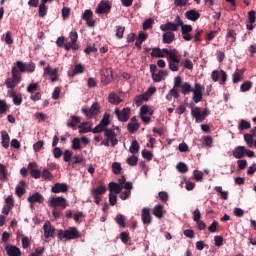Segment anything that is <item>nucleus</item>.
I'll list each match as a JSON object with an SVG mask.
<instances>
[{
    "label": "nucleus",
    "instance_id": "29",
    "mask_svg": "<svg viewBox=\"0 0 256 256\" xmlns=\"http://www.w3.org/2000/svg\"><path fill=\"white\" fill-rule=\"evenodd\" d=\"M79 123H81V118L79 116H72L71 117V121L67 122V127H70L71 129H73V127L79 125Z\"/></svg>",
    "mask_w": 256,
    "mask_h": 256
},
{
    "label": "nucleus",
    "instance_id": "42",
    "mask_svg": "<svg viewBox=\"0 0 256 256\" xmlns=\"http://www.w3.org/2000/svg\"><path fill=\"white\" fill-rule=\"evenodd\" d=\"M11 97H13V103L14 105H21V103L23 102V99L19 96L15 95V92L11 91L10 92Z\"/></svg>",
    "mask_w": 256,
    "mask_h": 256
},
{
    "label": "nucleus",
    "instance_id": "64",
    "mask_svg": "<svg viewBox=\"0 0 256 256\" xmlns=\"http://www.w3.org/2000/svg\"><path fill=\"white\" fill-rule=\"evenodd\" d=\"M255 171H256V164L254 163V164H252V165L248 168V170H247V175H253V174L255 173Z\"/></svg>",
    "mask_w": 256,
    "mask_h": 256
},
{
    "label": "nucleus",
    "instance_id": "17",
    "mask_svg": "<svg viewBox=\"0 0 256 256\" xmlns=\"http://www.w3.org/2000/svg\"><path fill=\"white\" fill-rule=\"evenodd\" d=\"M246 148L244 146H238L233 150V156L235 159H243L245 157Z\"/></svg>",
    "mask_w": 256,
    "mask_h": 256
},
{
    "label": "nucleus",
    "instance_id": "40",
    "mask_svg": "<svg viewBox=\"0 0 256 256\" xmlns=\"http://www.w3.org/2000/svg\"><path fill=\"white\" fill-rule=\"evenodd\" d=\"M112 171L115 175H119L121 173V163L114 162L112 164Z\"/></svg>",
    "mask_w": 256,
    "mask_h": 256
},
{
    "label": "nucleus",
    "instance_id": "25",
    "mask_svg": "<svg viewBox=\"0 0 256 256\" xmlns=\"http://www.w3.org/2000/svg\"><path fill=\"white\" fill-rule=\"evenodd\" d=\"M25 185L26 182L24 180H21L20 185H18L15 189L17 197H23V195H25Z\"/></svg>",
    "mask_w": 256,
    "mask_h": 256
},
{
    "label": "nucleus",
    "instance_id": "12",
    "mask_svg": "<svg viewBox=\"0 0 256 256\" xmlns=\"http://www.w3.org/2000/svg\"><path fill=\"white\" fill-rule=\"evenodd\" d=\"M43 229L45 239H49V237H55V227L51 225V222L47 221L44 224Z\"/></svg>",
    "mask_w": 256,
    "mask_h": 256
},
{
    "label": "nucleus",
    "instance_id": "37",
    "mask_svg": "<svg viewBox=\"0 0 256 256\" xmlns=\"http://www.w3.org/2000/svg\"><path fill=\"white\" fill-rule=\"evenodd\" d=\"M125 33V27L123 26H117L116 27V34L115 36L117 39H123V34Z\"/></svg>",
    "mask_w": 256,
    "mask_h": 256
},
{
    "label": "nucleus",
    "instance_id": "9",
    "mask_svg": "<svg viewBox=\"0 0 256 256\" xmlns=\"http://www.w3.org/2000/svg\"><path fill=\"white\" fill-rule=\"evenodd\" d=\"M69 38L70 42L65 44L66 51H69V49H73L74 51H76V49H79V45H77V39H79L77 32H70Z\"/></svg>",
    "mask_w": 256,
    "mask_h": 256
},
{
    "label": "nucleus",
    "instance_id": "34",
    "mask_svg": "<svg viewBox=\"0 0 256 256\" xmlns=\"http://www.w3.org/2000/svg\"><path fill=\"white\" fill-rule=\"evenodd\" d=\"M129 133H135L139 129V123L130 122L127 125Z\"/></svg>",
    "mask_w": 256,
    "mask_h": 256
},
{
    "label": "nucleus",
    "instance_id": "19",
    "mask_svg": "<svg viewBox=\"0 0 256 256\" xmlns=\"http://www.w3.org/2000/svg\"><path fill=\"white\" fill-rule=\"evenodd\" d=\"M160 29L161 31L171 32V31H178L179 27L173 22H168L166 24L161 25Z\"/></svg>",
    "mask_w": 256,
    "mask_h": 256
},
{
    "label": "nucleus",
    "instance_id": "45",
    "mask_svg": "<svg viewBox=\"0 0 256 256\" xmlns=\"http://www.w3.org/2000/svg\"><path fill=\"white\" fill-rule=\"evenodd\" d=\"M251 87H252V83L249 81H246L240 86V90L242 91V93H245V91H249Z\"/></svg>",
    "mask_w": 256,
    "mask_h": 256
},
{
    "label": "nucleus",
    "instance_id": "16",
    "mask_svg": "<svg viewBox=\"0 0 256 256\" xmlns=\"http://www.w3.org/2000/svg\"><path fill=\"white\" fill-rule=\"evenodd\" d=\"M162 41L163 43H166V45H171L173 41H175V33L168 31L162 35Z\"/></svg>",
    "mask_w": 256,
    "mask_h": 256
},
{
    "label": "nucleus",
    "instance_id": "35",
    "mask_svg": "<svg viewBox=\"0 0 256 256\" xmlns=\"http://www.w3.org/2000/svg\"><path fill=\"white\" fill-rule=\"evenodd\" d=\"M138 161H139V158H137V156L133 155V156L127 158L126 163L128 165H130L131 167H135V165H137Z\"/></svg>",
    "mask_w": 256,
    "mask_h": 256
},
{
    "label": "nucleus",
    "instance_id": "61",
    "mask_svg": "<svg viewBox=\"0 0 256 256\" xmlns=\"http://www.w3.org/2000/svg\"><path fill=\"white\" fill-rule=\"evenodd\" d=\"M38 87H39V85L37 83L30 84L27 87V91H28V93H35V91L37 90Z\"/></svg>",
    "mask_w": 256,
    "mask_h": 256
},
{
    "label": "nucleus",
    "instance_id": "7",
    "mask_svg": "<svg viewBox=\"0 0 256 256\" xmlns=\"http://www.w3.org/2000/svg\"><path fill=\"white\" fill-rule=\"evenodd\" d=\"M203 91H205V87H203L201 84L196 83L195 88H193V101L194 103H200V101H203Z\"/></svg>",
    "mask_w": 256,
    "mask_h": 256
},
{
    "label": "nucleus",
    "instance_id": "11",
    "mask_svg": "<svg viewBox=\"0 0 256 256\" xmlns=\"http://www.w3.org/2000/svg\"><path fill=\"white\" fill-rule=\"evenodd\" d=\"M111 11V4H109V1H101L98 4V7L96 9V13L98 15H101L103 13H109Z\"/></svg>",
    "mask_w": 256,
    "mask_h": 256
},
{
    "label": "nucleus",
    "instance_id": "39",
    "mask_svg": "<svg viewBox=\"0 0 256 256\" xmlns=\"http://www.w3.org/2000/svg\"><path fill=\"white\" fill-rule=\"evenodd\" d=\"M44 75H49L50 77H55V76H57V69L51 70V67L47 66L44 69Z\"/></svg>",
    "mask_w": 256,
    "mask_h": 256
},
{
    "label": "nucleus",
    "instance_id": "43",
    "mask_svg": "<svg viewBox=\"0 0 256 256\" xmlns=\"http://www.w3.org/2000/svg\"><path fill=\"white\" fill-rule=\"evenodd\" d=\"M73 157V152L70 150H65L64 151V156L63 159L66 163H69L71 161V158Z\"/></svg>",
    "mask_w": 256,
    "mask_h": 256
},
{
    "label": "nucleus",
    "instance_id": "38",
    "mask_svg": "<svg viewBox=\"0 0 256 256\" xmlns=\"http://www.w3.org/2000/svg\"><path fill=\"white\" fill-rule=\"evenodd\" d=\"M181 65L184 66V69H189L190 71L193 69V62L188 58L184 59Z\"/></svg>",
    "mask_w": 256,
    "mask_h": 256
},
{
    "label": "nucleus",
    "instance_id": "52",
    "mask_svg": "<svg viewBox=\"0 0 256 256\" xmlns=\"http://www.w3.org/2000/svg\"><path fill=\"white\" fill-rule=\"evenodd\" d=\"M16 65L21 73H25V71H27V64L23 63L22 61H17Z\"/></svg>",
    "mask_w": 256,
    "mask_h": 256
},
{
    "label": "nucleus",
    "instance_id": "22",
    "mask_svg": "<svg viewBox=\"0 0 256 256\" xmlns=\"http://www.w3.org/2000/svg\"><path fill=\"white\" fill-rule=\"evenodd\" d=\"M109 191L110 193H115V195H119L121 191H123V186L121 184H117L115 182L109 183Z\"/></svg>",
    "mask_w": 256,
    "mask_h": 256
},
{
    "label": "nucleus",
    "instance_id": "24",
    "mask_svg": "<svg viewBox=\"0 0 256 256\" xmlns=\"http://www.w3.org/2000/svg\"><path fill=\"white\" fill-rule=\"evenodd\" d=\"M108 101H109V103H111V105H119L120 103H123V99H121L119 97V95H117L115 93H111L108 96Z\"/></svg>",
    "mask_w": 256,
    "mask_h": 256
},
{
    "label": "nucleus",
    "instance_id": "48",
    "mask_svg": "<svg viewBox=\"0 0 256 256\" xmlns=\"http://www.w3.org/2000/svg\"><path fill=\"white\" fill-rule=\"evenodd\" d=\"M142 157L147 161H151V159H153V153H151V151H148V150H143Z\"/></svg>",
    "mask_w": 256,
    "mask_h": 256
},
{
    "label": "nucleus",
    "instance_id": "62",
    "mask_svg": "<svg viewBox=\"0 0 256 256\" xmlns=\"http://www.w3.org/2000/svg\"><path fill=\"white\" fill-rule=\"evenodd\" d=\"M100 124L103 125L104 128L107 127V125H109V114H105L100 122Z\"/></svg>",
    "mask_w": 256,
    "mask_h": 256
},
{
    "label": "nucleus",
    "instance_id": "59",
    "mask_svg": "<svg viewBox=\"0 0 256 256\" xmlns=\"http://www.w3.org/2000/svg\"><path fill=\"white\" fill-rule=\"evenodd\" d=\"M30 175L31 177H34V179H39V177H41V172L37 169H31Z\"/></svg>",
    "mask_w": 256,
    "mask_h": 256
},
{
    "label": "nucleus",
    "instance_id": "60",
    "mask_svg": "<svg viewBox=\"0 0 256 256\" xmlns=\"http://www.w3.org/2000/svg\"><path fill=\"white\" fill-rule=\"evenodd\" d=\"M84 53H86L87 55H89L90 53H97V48H95V46L89 45L84 50Z\"/></svg>",
    "mask_w": 256,
    "mask_h": 256
},
{
    "label": "nucleus",
    "instance_id": "10",
    "mask_svg": "<svg viewBox=\"0 0 256 256\" xmlns=\"http://www.w3.org/2000/svg\"><path fill=\"white\" fill-rule=\"evenodd\" d=\"M113 81V69L105 68L101 71V83L109 85Z\"/></svg>",
    "mask_w": 256,
    "mask_h": 256
},
{
    "label": "nucleus",
    "instance_id": "26",
    "mask_svg": "<svg viewBox=\"0 0 256 256\" xmlns=\"http://www.w3.org/2000/svg\"><path fill=\"white\" fill-rule=\"evenodd\" d=\"M92 125L89 122H83L79 125V133H91L93 130L91 129Z\"/></svg>",
    "mask_w": 256,
    "mask_h": 256
},
{
    "label": "nucleus",
    "instance_id": "6",
    "mask_svg": "<svg viewBox=\"0 0 256 256\" xmlns=\"http://www.w3.org/2000/svg\"><path fill=\"white\" fill-rule=\"evenodd\" d=\"M100 109L101 106L99 105V103H94L92 104L91 108L83 107L81 111L85 115V117L91 119L93 116L98 115Z\"/></svg>",
    "mask_w": 256,
    "mask_h": 256
},
{
    "label": "nucleus",
    "instance_id": "20",
    "mask_svg": "<svg viewBox=\"0 0 256 256\" xmlns=\"http://www.w3.org/2000/svg\"><path fill=\"white\" fill-rule=\"evenodd\" d=\"M185 17L189 21H197L201 17V14L197 10H189L185 13Z\"/></svg>",
    "mask_w": 256,
    "mask_h": 256
},
{
    "label": "nucleus",
    "instance_id": "41",
    "mask_svg": "<svg viewBox=\"0 0 256 256\" xmlns=\"http://www.w3.org/2000/svg\"><path fill=\"white\" fill-rule=\"evenodd\" d=\"M158 197L160 201H162L163 203H166V201H169V194L165 191L159 192Z\"/></svg>",
    "mask_w": 256,
    "mask_h": 256
},
{
    "label": "nucleus",
    "instance_id": "14",
    "mask_svg": "<svg viewBox=\"0 0 256 256\" xmlns=\"http://www.w3.org/2000/svg\"><path fill=\"white\" fill-rule=\"evenodd\" d=\"M6 253L8 256H21V249H19L17 246L7 245Z\"/></svg>",
    "mask_w": 256,
    "mask_h": 256
},
{
    "label": "nucleus",
    "instance_id": "58",
    "mask_svg": "<svg viewBox=\"0 0 256 256\" xmlns=\"http://www.w3.org/2000/svg\"><path fill=\"white\" fill-rule=\"evenodd\" d=\"M214 242L216 247H221L223 245V236H215Z\"/></svg>",
    "mask_w": 256,
    "mask_h": 256
},
{
    "label": "nucleus",
    "instance_id": "33",
    "mask_svg": "<svg viewBox=\"0 0 256 256\" xmlns=\"http://www.w3.org/2000/svg\"><path fill=\"white\" fill-rule=\"evenodd\" d=\"M176 169L179 171V173H187V171H189L187 164L183 162L178 163Z\"/></svg>",
    "mask_w": 256,
    "mask_h": 256
},
{
    "label": "nucleus",
    "instance_id": "30",
    "mask_svg": "<svg viewBox=\"0 0 256 256\" xmlns=\"http://www.w3.org/2000/svg\"><path fill=\"white\" fill-rule=\"evenodd\" d=\"M129 151L130 153H132V155H136V153H139V142H137V140L132 141Z\"/></svg>",
    "mask_w": 256,
    "mask_h": 256
},
{
    "label": "nucleus",
    "instance_id": "3",
    "mask_svg": "<svg viewBox=\"0 0 256 256\" xmlns=\"http://www.w3.org/2000/svg\"><path fill=\"white\" fill-rule=\"evenodd\" d=\"M58 236L63 237V239H67L68 241H71V239H79L81 237V234L79 233V230L77 228L72 227L69 230H59Z\"/></svg>",
    "mask_w": 256,
    "mask_h": 256
},
{
    "label": "nucleus",
    "instance_id": "57",
    "mask_svg": "<svg viewBox=\"0 0 256 256\" xmlns=\"http://www.w3.org/2000/svg\"><path fill=\"white\" fill-rule=\"evenodd\" d=\"M181 28H182V33H191V31H193V26L191 25L182 24Z\"/></svg>",
    "mask_w": 256,
    "mask_h": 256
},
{
    "label": "nucleus",
    "instance_id": "18",
    "mask_svg": "<svg viewBox=\"0 0 256 256\" xmlns=\"http://www.w3.org/2000/svg\"><path fill=\"white\" fill-rule=\"evenodd\" d=\"M142 222L144 225H150L151 223V212L149 208L142 209Z\"/></svg>",
    "mask_w": 256,
    "mask_h": 256
},
{
    "label": "nucleus",
    "instance_id": "2",
    "mask_svg": "<svg viewBox=\"0 0 256 256\" xmlns=\"http://www.w3.org/2000/svg\"><path fill=\"white\" fill-rule=\"evenodd\" d=\"M12 77L6 79L5 83L8 89H15V87H17V83H19V81H21V72L19 71V69H17V66H14L12 68Z\"/></svg>",
    "mask_w": 256,
    "mask_h": 256
},
{
    "label": "nucleus",
    "instance_id": "1",
    "mask_svg": "<svg viewBox=\"0 0 256 256\" xmlns=\"http://www.w3.org/2000/svg\"><path fill=\"white\" fill-rule=\"evenodd\" d=\"M151 57H167L170 71H179V65H181V54H179V50L175 48L170 50L167 48H153Z\"/></svg>",
    "mask_w": 256,
    "mask_h": 256
},
{
    "label": "nucleus",
    "instance_id": "15",
    "mask_svg": "<svg viewBox=\"0 0 256 256\" xmlns=\"http://www.w3.org/2000/svg\"><path fill=\"white\" fill-rule=\"evenodd\" d=\"M28 201L31 203V205H33L35 203H43L45 198L39 192H36L28 198Z\"/></svg>",
    "mask_w": 256,
    "mask_h": 256
},
{
    "label": "nucleus",
    "instance_id": "13",
    "mask_svg": "<svg viewBox=\"0 0 256 256\" xmlns=\"http://www.w3.org/2000/svg\"><path fill=\"white\" fill-rule=\"evenodd\" d=\"M69 186L65 183H56L52 186L51 191L52 193H67Z\"/></svg>",
    "mask_w": 256,
    "mask_h": 256
},
{
    "label": "nucleus",
    "instance_id": "8",
    "mask_svg": "<svg viewBox=\"0 0 256 256\" xmlns=\"http://www.w3.org/2000/svg\"><path fill=\"white\" fill-rule=\"evenodd\" d=\"M114 113L118 118V121L125 123L129 121V116L131 115V108H124L122 111H120L119 108H116L114 110Z\"/></svg>",
    "mask_w": 256,
    "mask_h": 256
},
{
    "label": "nucleus",
    "instance_id": "50",
    "mask_svg": "<svg viewBox=\"0 0 256 256\" xmlns=\"http://www.w3.org/2000/svg\"><path fill=\"white\" fill-rule=\"evenodd\" d=\"M116 223H118L121 227H125V216L119 214L116 216Z\"/></svg>",
    "mask_w": 256,
    "mask_h": 256
},
{
    "label": "nucleus",
    "instance_id": "36",
    "mask_svg": "<svg viewBox=\"0 0 256 256\" xmlns=\"http://www.w3.org/2000/svg\"><path fill=\"white\" fill-rule=\"evenodd\" d=\"M46 2H42L39 5V17H45L47 15V6H45Z\"/></svg>",
    "mask_w": 256,
    "mask_h": 256
},
{
    "label": "nucleus",
    "instance_id": "46",
    "mask_svg": "<svg viewBox=\"0 0 256 256\" xmlns=\"http://www.w3.org/2000/svg\"><path fill=\"white\" fill-rule=\"evenodd\" d=\"M178 151H180V153H187V151H189V146L187 143L182 142L178 146Z\"/></svg>",
    "mask_w": 256,
    "mask_h": 256
},
{
    "label": "nucleus",
    "instance_id": "32",
    "mask_svg": "<svg viewBox=\"0 0 256 256\" xmlns=\"http://www.w3.org/2000/svg\"><path fill=\"white\" fill-rule=\"evenodd\" d=\"M9 111V106L5 100H0V115H5Z\"/></svg>",
    "mask_w": 256,
    "mask_h": 256
},
{
    "label": "nucleus",
    "instance_id": "53",
    "mask_svg": "<svg viewBox=\"0 0 256 256\" xmlns=\"http://www.w3.org/2000/svg\"><path fill=\"white\" fill-rule=\"evenodd\" d=\"M0 179H7V170L3 164H0Z\"/></svg>",
    "mask_w": 256,
    "mask_h": 256
},
{
    "label": "nucleus",
    "instance_id": "5",
    "mask_svg": "<svg viewBox=\"0 0 256 256\" xmlns=\"http://www.w3.org/2000/svg\"><path fill=\"white\" fill-rule=\"evenodd\" d=\"M49 207L57 208L61 207V209H66L67 208V199L64 197H52L50 198L48 202Z\"/></svg>",
    "mask_w": 256,
    "mask_h": 256
},
{
    "label": "nucleus",
    "instance_id": "49",
    "mask_svg": "<svg viewBox=\"0 0 256 256\" xmlns=\"http://www.w3.org/2000/svg\"><path fill=\"white\" fill-rule=\"evenodd\" d=\"M151 27H153V19L149 18L143 23V29L147 31V29H151Z\"/></svg>",
    "mask_w": 256,
    "mask_h": 256
},
{
    "label": "nucleus",
    "instance_id": "28",
    "mask_svg": "<svg viewBox=\"0 0 256 256\" xmlns=\"http://www.w3.org/2000/svg\"><path fill=\"white\" fill-rule=\"evenodd\" d=\"M180 89H182L183 95H189V93H193V88L191 87V84L189 82H184Z\"/></svg>",
    "mask_w": 256,
    "mask_h": 256
},
{
    "label": "nucleus",
    "instance_id": "55",
    "mask_svg": "<svg viewBox=\"0 0 256 256\" xmlns=\"http://www.w3.org/2000/svg\"><path fill=\"white\" fill-rule=\"evenodd\" d=\"M4 41H5L6 45H12L13 37L11 36V32L10 31L6 32V36H5Z\"/></svg>",
    "mask_w": 256,
    "mask_h": 256
},
{
    "label": "nucleus",
    "instance_id": "44",
    "mask_svg": "<svg viewBox=\"0 0 256 256\" xmlns=\"http://www.w3.org/2000/svg\"><path fill=\"white\" fill-rule=\"evenodd\" d=\"M72 149L77 151V149H81V140L79 138H74L72 140Z\"/></svg>",
    "mask_w": 256,
    "mask_h": 256
},
{
    "label": "nucleus",
    "instance_id": "4",
    "mask_svg": "<svg viewBox=\"0 0 256 256\" xmlns=\"http://www.w3.org/2000/svg\"><path fill=\"white\" fill-rule=\"evenodd\" d=\"M191 115L194 117L196 123H203L205 121V118L209 113L207 112V109H204L201 111V108L195 107L191 110Z\"/></svg>",
    "mask_w": 256,
    "mask_h": 256
},
{
    "label": "nucleus",
    "instance_id": "56",
    "mask_svg": "<svg viewBox=\"0 0 256 256\" xmlns=\"http://www.w3.org/2000/svg\"><path fill=\"white\" fill-rule=\"evenodd\" d=\"M53 155L55 159H60L61 155H63V151L61 150V148L56 147L53 149Z\"/></svg>",
    "mask_w": 256,
    "mask_h": 256
},
{
    "label": "nucleus",
    "instance_id": "54",
    "mask_svg": "<svg viewBox=\"0 0 256 256\" xmlns=\"http://www.w3.org/2000/svg\"><path fill=\"white\" fill-rule=\"evenodd\" d=\"M45 145V142L43 141H38L33 145V149L34 151L38 152L41 151V149H43V146Z\"/></svg>",
    "mask_w": 256,
    "mask_h": 256
},
{
    "label": "nucleus",
    "instance_id": "21",
    "mask_svg": "<svg viewBox=\"0 0 256 256\" xmlns=\"http://www.w3.org/2000/svg\"><path fill=\"white\" fill-rule=\"evenodd\" d=\"M107 191V188L103 185L98 186L97 188L91 189V195L92 197H101Z\"/></svg>",
    "mask_w": 256,
    "mask_h": 256
},
{
    "label": "nucleus",
    "instance_id": "51",
    "mask_svg": "<svg viewBox=\"0 0 256 256\" xmlns=\"http://www.w3.org/2000/svg\"><path fill=\"white\" fill-rule=\"evenodd\" d=\"M195 181H202L203 180V172L199 170H194L193 172Z\"/></svg>",
    "mask_w": 256,
    "mask_h": 256
},
{
    "label": "nucleus",
    "instance_id": "27",
    "mask_svg": "<svg viewBox=\"0 0 256 256\" xmlns=\"http://www.w3.org/2000/svg\"><path fill=\"white\" fill-rule=\"evenodd\" d=\"M153 215L158 219H161L163 217V205H156L153 209Z\"/></svg>",
    "mask_w": 256,
    "mask_h": 256
},
{
    "label": "nucleus",
    "instance_id": "23",
    "mask_svg": "<svg viewBox=\"0 0 256 256\" xmlns=\"http://www.w3.org/2000/svg\"><path fill=\"white\" fill-rule=\"evenodd\" d=\"M1 136H2V147H4V149H9V143L11 141V138L9 137V133L3 130L1 132Z\"/></svg>",
    "mask_w": 256,
    "mask_h": 256
},
{
    "label": "nucleus",
    "instance_id": "31",
    "mask_svg": "<svg viewBox=\"0 0 256 256\" xmlns=\"http://www.w3.org/2000/svg\"><path fill=\"white\" fill-rule=\"evenodd\" d=\"M143 101H149V98H147V94H142L135 98V104L137 105V107L143 105Z\"/></svg>",
    "mask_w": 256,
    "mask_h": 256
},
{
    "label": "nucleus",
    "instance_id": "47",
    "mask_svg": "<svg viewBox=\"0 0 256 256\" xmlns=\"http://www.w3.org/2000/svg\"><path fill=\"white\" fill-rule=\"evenodd\" d=\"M244 141H246L248 147H253V136L251 134H245Z\"/></svg>",
    "mask_w": 256,
    "mask_h": 256
},
{
    "label": "nucleus",
    "instance_id": "63",
    "mask_svg": "<svg viewBox=\"0 0 256 256\" xmlns=\"http://www.w3.org/2000/svg\"><path fill=\"white\" fill-rule=\"evenodd\" d=\"M248 19H249V23H255L256 16H255V11L254 10H252L248 13Z\"/></svg>",
    "mask_w": 256,
    "mask_h": 256
}]
</instances>
